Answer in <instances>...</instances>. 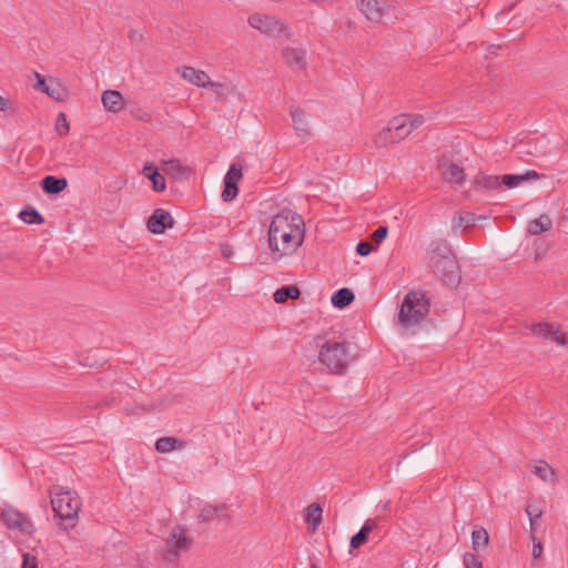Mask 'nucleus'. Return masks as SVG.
Here are the masks:
<instances>
[{"label":"nucleus","instance_id":"20","mask_svg":"<svg viewBox=\"0 0 568 568\" xmlns=\"http://www.w3.org/2000/svg\"><path fill=\"white\" fill-rule=\"evenodd\" d=\"M377 525L376 519H367L361 530L351 539V547L356 549L364 545L367 541L369 532L374 530Z\"/></svg>","mask_w":568,"mask_h":568},{"label":"nucleus","instance_id":"18","mask_svg":"<svg viewBox=\"0 0 568 568\" xmlns=\"http://www.w3.org/2000/svg\"><path fill=\"white\" fill-rule=\"evenodd\" d=\"M534 475L545 483L556 484L558 481L557 471L545 460H537L534 465L529 466Z\"/></svg>","mask_w":568,"mask_h":568},{"label":"nucleus","instance_id":"42","mask_svg":"<svg viewBox=\"0 0 568 568\" xmlns=\"http://www.w3.org/2000/svg\"><path fill=\"white\" fill-rule=\"evenodd\" d=\"M526 513L529 518H540L542 515V510L540 508L532 507L531 505L527 506Z\"/></svg>","mask_w":568,"mask_h":568},{"label":"nucleus","instance_id":"21","mask_svg":"<svg viewBox=\"0 0 568 568\" xmlns=\"http://www.w3.org/2000/svg\"><path fill=\"white\" fill-rule=\"evenodd\" d=\"M41 186L48 194H58L68 186V182L63 178L59 179L53 175H48L41 181Z\"/></svg>","mask_w":568,"mask_h":568},{"label":"nucleus","instance_id":"44","mask_svg":"<svg viewBox=\"0 0 568 568\" xmlns=\"http://www.w3.org/2000/svg\"><path fill=\"white\" fill-rule=\"evenodd\" d=\"M471 222H473V217L470 214H466L465 216L459 217L460 225L468 226L471 224Z\"/></svg>","mask_w":568,"mask_h":568},{"label":"nucleus","instance_id":"24","mask_svg":"<svg viewBox=\"0 0 568 568\" xmlns=\"http://www.w3.org/2000/svg\"><path fill=\"white\" fill-rule=\"evenodd\" d=\"M44 93L55 101H64L68 97V91L63 84L53 78L49 79V84L45 87Z\"/></svg>","mask_w":568,"mask_h":568},{"label":"nucleus","instance_id":"10","mask_svg":"<svg viewBox=\"0 0 568 568\" xmlns=\"http://www.w3.org/2000/svg\"><path fill=\"white\" fill-rule=\"evenodd\" d=\"M530 332L537 337L551 339L560 346L568 345V336L562 332L561 326L556 323L538 322L530 325Z\"/></svg>","mask_w":568,"mask_h":568},{"label":"nucleus","instance_id":"39","mask_svg":"<svg viewBox=\"0 0 568 568\" xmlns=\"http://www.w3.org/2000/svg\"><path fill=\"white\" fill-rule=\"evenodd\" d=\"M23 561L21 568H38V559L28 552L23 554Z\"/></svg>","mask_w":568,"mask_h":568},{"label":"nucleus","instance_id":"25","mask_svg":"<svg viewBox=\"0 0 568 568\" xmlns=\"http://www.w3.org/2000/svg\"><path fill=\"white\" fill-rule=\"evenodd\" d=\"M184 446V442L174 437H161L155 442V449L162 454H166L175 449H182Z\"/></svg>","mask_w":568,"mask_h":568},{"label":"nucleus","instance_id":"49","mask_svg":"<svg viewBox=\"0 0 568 568\" xmlns=\"http://www.w3.org/2000/svg\"><path fill=\"white\" fill-rule=\"evenodd\" d=\"M434 568H436V566Z\"/></svg>","mask_w":568,"mask_h":568},{"label":"nucleus","instance_id":"5","mask_svg":"<svg viewBox=\"0 0 568 568\" xmlns=\"http://www.w3.org/2000/svg\"><path fill=\"white\" fill-rule=\"evenodd\" d=\"M318 345L321 347L318 354L320 362L333 373L343 372L347 364V351L345 343L326 341Z\"/></svg>","mask_w":568,"mask_h":568},{"label":"nucleus","instance_id":"11","mask_svg":"<svg viewBox=\"0 0 568 568\" xmlns=\"http://www.w3.org/2000/svg\"><path fill=\"white\" fill-rule=\"evenodd\" d=\"M176 72L189 83L199 88H211L217 92L219 88H223L220 82H214L210 79V75L203 71L193 67L184 65L176 69Z\"/></svg>","mask_w":568,"mask_h":568},{"label":"nucleus","instance_id":"7","mask_svg":"<svg viewBox=\"0 0 568 568\" xmlns=\"http://www.w3.org/2000/svg\"><path fill=\"white\" fill-rule=\"evenodd\" d=\"M408 136V131L405 128V115L393 118L386 128L382 129L374 136V144L376 148H387L389 144H395Z\"/></svg>","mask_w":568,"mask_h":568},{"label":"nucleus","instance_id":"1","mask_svg":"<svg viewBox=\"0 0 568 568\" xmlns=\"http://www.w3.org/2000/svg\"><path fill=\"white\" fill-rule=\"evenodd\" d=\"M305 237L303 217L292 210H282L270 224L268 245L273 253L284 256L295 252Z\"/></svg>","mask_w":568,"mask_h":568},{"label":"nucleus","instance_id":"9","mask_svg":"<svg viewBox=\"0 0 568 568\" xmlns=\"http://www.w3.org/2000/svg\"><path fill=\"white\" fill-rule=\"evenodd\" d=\"M191 544L192 539L189 537L187 531L184 527H173L169 537L165 540L166 550L164 554V558L169 561L176 560L182 552L187 551Z\"/></svg>","mask_w":568,"mask_h":568},{"label":"nucleus","instance_id":"45","mask_svg":"<svg viewBox=\"0 0 568 568\" xmlns=\"http://www.w3.org/2000/svg\"><path fill=\"white\" fill-rule=\"evenodd\" d=\"M537 519L538 518H529V520H530V530H531V540L532 541L536 540L535 532H536Z\"/></svg>","mask_w":568,"mask_h":568},{"label":"nucleus","instance_id":"36","mask_svg":"<svg viewBox=\"0 0 568 568\" xmlns=\"http://www.w3.org/2000/svg\"><path fill=\"white\" fill-rule=\"evenodd\" d=\"M55 130L61 136L67 135L70 131V125L67 120V116L62 112L58 114L57 122H55Z\"/></svg>","mask_w":568,"mask_h":568},{"label":"nucleus","instance_id":"40","mask_svg":"<svg viewBox=\"0 0 568 568\" xmlns=\"http://www.w3.org/2000/svg\"><path fill=\"white\" fill-rule=\"evenodd\" d=\"M33 74L37 79V83L33 85V88L44 93V89L48 87L49 82H47L45 78L42 77L39 72L34 71Z\"/></svg>","mask_w":568,"mask_h":568},{"label":"nucleus","instance_id":"47","mask_svg":"<svg viewBox=\"0 0 568 568\" xmlns=\"http://www.w3.org/2000/svg\"><path fill=\"white\" fill-rule=\"evenodd\" d=\"M310 3H315V4H320V3H323V2H326L327 0H307Z\"/></svg>","mask_w":568,"mask_h":568},{"label":"nucleus","instance_id":"26","mask_svg":"<svg viewBox=\"0 0 568 568\" xmlns=\"http://www.w3.org/2000/svg\"><path fill=\"white\" fill-rule=\"evenodd\" d=\"M305 521L308 528L314 531L322 521V507L318 504H311L305 510Z\"/></svg>","mask_w":568,"mask_h":568},{"label":"nucleus","instance_id":"2","mask_svg":"<svg viewBox=\"0 0 568 568\" xmlns=\"http://www.w3.org/2000/svg\"><path fill=\"white\" fill-rule=\"evenodd\" d=\"M428 267L435 281L444 284H459L462 281L460 267L453 254L449 244L444 241L432 242L428 248Z\"/></svg>","mask_w":568,"mask_h":568},{"label":"nucleus","instance_id":"17","mask_svg":"<svg viewBox=\"0 0 568 568\" xmlns=\"http://www.w3.org/2000/svg\"><path fill=\"white\" fill-rule=\"evenodd\" d=\"M163 172L174 180L187 179L192 173L189 166L183 165L181 161L176 159L164 161Z\"/></svg>","mask_w":568,"mask_h":568},{"label":"nucleus","instance_id":"28","mask_svg":"<svg viewBox=\"0 0 568 568\" xmlns=\"http://www.w3.org/2000/svg\"><path fill=\"white\" fill-rule=\"evenodd\" d=\"M283 58L290 65H297L303 68L305 51L297 48H286L283 50Z\"/></svg>","mask_w":568,"mask_h":568},{"label":"nucleus","instance_id":"15","mask_svg":"<svg viewBox=\"0 0 568 568\" xmlns=\"http://www.w3.org/2000/svg\"><path fill=\"white\" fill-rule=\"evenodd\" d=\"M359 11L372 22H381L385 11L378 0H357Z\"/></svg>","mask_w":568,"mask_h":568},{"label":"nucleus","instance_id":"34","mask_svg":"<svg viewBox=\"0 0 568 568\" xmlns=\"http://www.w3.org/2000/svg\"><path fill=\"white\" fill-rule=\"evenodd\" d=\"M225 511V507H213L209 506L202 509L199 518L202 521H210L221 517L222 513Z\"/></svg>","mask_w":568,"mask_h":568},{"label":"nucleus","instance_id":"32","mask_svg":"<svg viewBox=\"0 0 568 568\" xmlns=\"http://www.w3.org/2000/svg\"><path fill=\"white\" fill-rule=\"evenodd\" d=\"M475 183L477 185H481L486 189H497L501 184V180L497 175H486V174H478L476 176Z\"/></svg>","mask_w":568,"mask_h":568},{"label":"nucleus","instance_id":"48","mask_svg":"<svg viewBox=\"0 0 568 568\" xmlns=\"http://www.w3.org/2000/svg\"><path fill=\"white\" fill-rule=\"evenodd\" d=\"M141 119H143V120L148 121V120H150V115H149V114H145V115H144V116H142Z\"/></svg>","mask_w":568,"mask_h":568},{"label":"nucleus","instance_id":"46","mask_svg":"<svg viewBox=\"0 0 568 568\" xmlns=\"http://www.w3.org/2000/svg\"><path fill=\"white\" fill-rule=\"evenodd\" d=\"M9 108L8 101L0 97V111H6Z\"/></svg>","mask_w":568,"mask_h":568},{"label":"nucleus","instance_id":"23","mask_svg":"<svg viewBox=\"0 0 568 568\" xmlns=\"http://www.w3.org/2000/svg\"><path fill=\"white\" fill-rule=\"evenodd\" d=\"M552 226V222L547 214H541L539 217L529 222L527 232L531 235H539Z\"/></svg>","mask_w":568,"mask_h":568},{"label":"nucleus","instance_id":"37","mask_svg":"<svg viewBox=\"0 0 568 568\" xmlns=\"http://www.w3.org/2000/svg\"><path fill=\"white\" fill-rule=\"evenodd\" d=\"M463 564L465 568H483V562L471 552H466L463 556Z\"/></svg>","mask_w":568,"mask_h":568},{"label":"nucleus","instance_id":"8","mask_svg":"<svg viewBox=\"0 0 568 568\" xmlns=\"http://www.w3.org/2000/svg\"><path fill=\"white\" fill-rule=\"evenodd\" d=\"M0 520L9 530H16L29 537L37 530L33 521L27 514L10 506L2 508Z\"/></svg>","mask_w":568,"mask_h":568},{"label":"nucleus","instance_id":"12","mask_svg":"<svg viewBox=\"0 0 568 568\" xmlns=\"http://www.w3.org/2000/svg\"><path fill=\"white\" fill-rule=\"evenodd\" d=\"M242 179V166L233 163L224 178V190L222 199L224 202L234 200L239 193L237 183Z\"/></svg>","mask_w":568,"mask_h":568},{"label":"nucleus","instance_id":"16","mask_svg":"<svg viewBox=\"0 0 568 568\" xmlns=\"http://www.w3.org/2000/svg\"><path fill=\"white\" fill-rule=\"evenodd\" d=\"M101 101L105 111L118 113L123 110L125 105L122 93L118 90H105L101 95Z\"/></svg>","mask_w":568,"mask_h":568},{"label":"nucleus","instance_id":"31","mask_svg":"<svg viewBox=\"0 0 568 568\" xmlns=\"http://www.w3.org/2000/svg\"><path fill=\"white\" fill-rule=\"evenodd\" d=\"M300 296L298 286H282L274 293V301L276 303H284L288 298L295 300Z\"/></svg>","mask_w":568,"mask_h":568},{"label":"nucleus","instance_id":"14","mask_svg":"<svg viewBox=\"0 0 568 568\" xmlns=\"http://www.w3.org/2000/svg\"><path fill=\"white\" fill-rule=\"evenodd\" d=\"M148 230L153 234H162L174 224L171 214L162 209H156L148 220Z\"/></svg>","mask_w":568,"mask_h":568},{"label":"nucleus","instance_id":"33","mask_svg":"<svg viewBox=\"0 0 568 568\" xmlns=\"http://www.w3.org/2000/svg\"><path fill=\"white\" fill-rule=\"evenodd\" d=\"M20 219L28 224H42L44 222L42 215L32 207L23 209L20 212Z\"/></svg>","mask_w":568,"mask_h":568},{"label":"nucleus","instance_id":"27","mask_svg":"<svg viewBox=\"0 0 568 568\" xmlns=\"http://www.w3.org/2000/svg\"><path fill=\"white\" fill-rule=\"evenodd\" d=\"M489 545V535L484 527L476 526L471 532V546L474 550L485 549Z\"/></svg>","mask_w":568,"mask_h":568},{"label":"nucleus","instance_id":"43","mask_svg":"<svg viewBox=\"0 0 568 568\" xmlns=\"http://www.w3.org/2000/svg\"><path fill=\"white\" fill-rule=\"evenodd\" d=\"M532 542H534V546H532V557L535 559H538V558H540V556L542 554V545H541L540 541L536 542V540L532 541Z\"/></svg>","mask_w":568,"mask_h":568},{"label":"nucleus","instance_id":"38","mask_svg":"<svg viewBox=\"0 0 568 568\" xmlns=\"http://www.w3.org/2000/svg\"><path fill=\"white\" fill-rule=\"evenodd\" d=\"M388 229L386 226H379L373 232L371 239L375 243L379 244L386 239Z\"/></svg>","mask_w":568,"mask_h":568},{"label":"nucleus","instance_id":"41","mask_svg":"<svg viewBox=\"0 0 568 568\" xmlns=\"http://www.w3.org/2000/svg\"><path fill=\"white\" fill-rule=\"evenodd\" d=\"M373 251V246L369 242H359L356 246V252L362 255L366 256Z\"/></svg>","mask_w":568,"mask_h":568},{"label":"nucleus","instance_id":"3","mask_svg":"<svg viewBox=\"0 0 568 568\" xmlns=\"http://www.w3.org/2000/svg\"><path fill=\"white\" fill-rule=\"evenodd\" d=\"M49 496L55 516L61 520L72 521L70 527L73 528L82 507L78 493L67 487L54 486L49 490Z\"/></svg>","mask_w":568,"mask_h":568},{"label":"nucleus","instance_id":"30","mask_svg":"<svg viewBox=\"0 0 568 568\" xmlns=\"http://www.w3.org/2000/svg\"><path fill=\"white\" fill-rule=\"evenodd\" d=\"M539 174L536 171H527L526 174L519 175V174H506L501 178V183L506 185L507 187H515L523 181L527 179H538Z\"/></svg>","mask_w":568,"mask_h":568},{"label":"nucleus","instance_id":"22","mask_svg":"<svg viewBox=\"0 0 568 568\" xmlns=\"http://www.w3.org/2000/svg\"><path fill=\"white\" fill-rule=\"evenodd\" d=\"M442 174L446 181L452 183H460L465 179L464 170L452 162L442 165Z\"/></svg>","mask_w":568,"mask_h":568},{"label":"nucleus","instance_id":"13","mask_svg":"<svg viewBox=\"0 0 568 568\" xmlns=\"http://www.w3.org/2000/svg\"><path fill=\"white\" fill-rule=\"evenodd\" d=\"M290 115L292 118L296 135L304 141L308 140L312 136V128L305 111L298 106L291 105Z\"/></svg>","mask_w":568,"mask_h":568},{"label":"nucleus","instance_id":"6","mask_svg":"<svg viewBox=\"0 0 568 568\" xmlns=\"http://www.w3.org/2000/svg\"><path fill=\"white\" fill-rule=\"evenodd\" d=\"M247 22L253 29L271 38L281 36L288 38L291 36L290 26L274 16L253 13L248 17Z\"/></svg>","mask_w":568,"mask_h":568},{"label":"nucleus","instance_id":"35","mask_svg":"<svg viewBox=\"0 0 568 568\" xmlns=\"http://www.w3.org/2000/svg\"><path fill=\"white\" fill-rule=\"evenodd\" d=\"M425 122V118L423 114H414L409 118L405 115V128L408 131V135L419 126H422Z\"/></svg>","mask_w":568,"mask_h":568},{"label":"nucleus","instance_id":"19","mask_svg":"<svg viewBox=\"0 0 568 568\" xmlns=\"http://www.w3.org/2000/svg\"><path fill=\"white\" fill-rule=\"evenodd\" d=\"M142 173L152 182V189L155 192H163L166 189L164 176L158 171L154 163H146Z\"/></svg>","mask_w":568,"mask_h":568},{"label":"nucleus","instance_id":"4","mask_svg":"<svg viewBox=\"0 0 568 568\" xmlns=\"http://www.w3.org/2000/svg\"><path fill=\"white\" fill-rule=\"evenodd\" d=\"M430 298L422 290L410 291L404 298L398 321L405 326L420 323L429 313Z\"/></svg>","mask_w":568,"mask_h":568},{"label":"nucleus","instance_id":"29","mask_svg":"<svg viewBox=\"0 0 568 568\" xmlns=\"http://www.w3.org/2000/svg\"><path fill=\"white\" fill-rule=\"evenodd\" d=\"M354 301V293L347 288L343 287L338 290L332 296V304L337 308H344L348 306Z\"/></svg>","mask_w":568,"mask_h":568}]
</instances>
